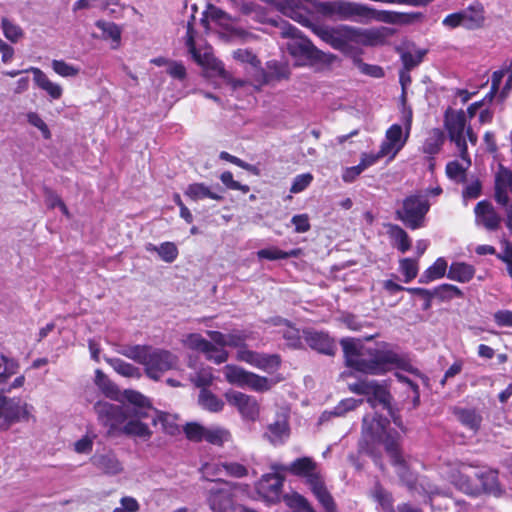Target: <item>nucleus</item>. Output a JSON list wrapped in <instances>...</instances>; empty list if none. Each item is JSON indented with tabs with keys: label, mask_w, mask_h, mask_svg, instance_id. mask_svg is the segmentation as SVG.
Listing matches in <instances>:
<instances>
[{
	"label": "nucleus",
	"mask_w": 512,
	"mask_h": 512,
	"mask_svg": "<svg viewBox=\"0 0 512 512\" xmlns=\"http://www.w3.org/2000/svg\"><path fill=\"white\" fill-rule=\"evenodd\" d=\"M204 16L207 19L219 23H224L230 20L229 16L225 11L213 5H209L207 7L206 11L204 12Z\"/></svg>",
	"instance_id": "63"
},
{
	"label": "nucleus",
	"mask_w": 512,
	"mask_h": 512,
	"mask_svg": "<svg viewBox=\"0 0 512 512\" xmlns=\"http://www.w3.org/2000/svg\"><path fill=\"white\" fill-rule=\"evenodd\" d=\"M389 420L377 413L366 415L363 418L362 433L373 443H383L385 450L391 458L392 465L401 481L410 489L416 485V477L409 470L406 461L399 449L400 434L395 430H388Z\"/></svg>",
	"instance_id": "4"
},
{
	"label": "nucleus",
	"mask_w": 512,
	"mask_h": 512,
	"mask_svg": "<svg viewBox=\"0 0 512 512\" xmlns=\"http://www.w3.org/2000/svg\"><path fill=\"white\" fill-rule=\"evenodd\" d=\"M284 500L286 504L291 508L299 509L303 512H315L309 501L298 493L285 495Z\"/></svg>",
	"instance_id": "50"
},
{
	"label": "nucleus",
	"mask_w": 512,
	"mask_h": 512,
	"mask_svg": "<svg viewBox=\"0 0 512 512\" xmlns=\"http://www.w3.org/2000/svg\"><path fill=\"white\" fill-rule=\"evenodd\" d=\"M92 463L105 474L116 475L122 471V465L113 453L95 455Z\"/></svg>",
	"instance_id": "32"
},
{
	"label": "nucleus",
	"mask_w": 512,
	"mask_h": 512,
	"mask_svg": "<svg viewBox=\"0 0 512 512\" xmlns=\"http://www.w3.org/2000/svg\"><path fill=\"white\" fill-rule=\"evenodd\" d=\"M444 126L451 142H454L459 150L461 158L466 157L467 143L464 132L466 130V115L463 110L454 111L448 109L445 112Z\"/></svg>",
	"instance_id": "14"
},
{
	"label": "nucleus",
	"mask_w": 512,
	"mask_h": 512,
	"mask_svg": "<svg viewBox=\"0 0 512 512\" xmlns=\"http://www.w3.org/2000/svg\"><path fill=\"white\" fill-rule=\"evenodd\" d=\"M312 30L323 42L350 58L362 74L374 78L384 76L382 67L367 64L361 58L363 46H375L381 41V34L378 31L349 25H315Z\"/></svg>",
	"instance_id": "1"
},
{
	"label": "nucleus",
	"mask_w": 512,
	"mask_h": 512,
	"mask_svg": "<svg viewBox=\"0 0 512 512\" xmlns=\"http://www.w3.org/2000/svg\"><path fill=\"white\" fill-rule=\"evenodd\" d=\"M231 434L230 432L222 427L214 426V427H206L204 440L210 444L216 446H222L224 443L230 441Z\"/></svg>",
	"instance_id": "43"
},
{
	"label": "nucleus",
	"mask_w": 512,
	"mask_h": 512,
	"mask_svg": "<svg viewBox=\"0 0 512 512\" xmlns=\"http://www.w3.org/2000/svg\"><path fill=\"white\" fill-rule=\"evenodd\" d=\"M149 349L150 346L134 345L123 348L119 353L144 366Z\"/></svg>",
	"instance_id": "47"
},
{
	"label": "nucleus",
	"mask_w": 512,
	"mask_h": 512,
	"mask_svg": "<svg viewBox=\"0 0 512 512\" xmlns=\"http://www.w3.org/2000/svg\"><path fill=\"white\" fill-rule=\"evenodd\" d=\"M28 415L27 405H21L13 400L0 404V429L6 430L11 424L26 418Z\"/></svg>",
	"instance_id": "22"
},
{
	"label": "nucleus",
	"mask_w": 512,
	"mask_h": 512,
	"mask_svg": "<svg viewBox=\"0 0 512 512\" xmlns=\"http://www.w3.org/2000/svg\"><path fill=\"white\" fill-rule=\"evenodd\" d=\"M429 209L430 203L426 196L412 194L403 199L401 208L396 210V218L407 228L416 230L424 226Z\"/></svg>",
	"instance_id": "7"
},
{
	"label": "nucleus",
	"mask_w": 512,
	"mask_h": 512,
	"mask_svg": "<svg viewBox=\"0 0 512 512\" xmlns=\"http://www.w3.org/2000/svg\"><path fill=\"white\" fill-rule=\"evenodd\" d=\"M279 28L281 36L289 39L286 49L294 58L303 60L320 58L322 52L307 37L302 36L296 27L286 21H281Z\"/></svg>",
	"instance_id": "9"
},
{
	"label": "nucleus",
	"mask_w": 512,
	"mask_h": 512,
	"mask_svg": "<svg viewBox=\"0 0 512 512\" xmlns=\"http://www.w3.org/2000/svg\"><path fill=\"white\" fill-rule=\"evenodd\" d=\"M250 338V333L244 330H233L227 334V346L238 348V350L248 349L246 341Z\"/></svg>",
	"instance_id": "51"
},
{
	"label": "nucleus",
	"mask_w": 512,
	"mask_h": 512,
	"mask_svg": "<svg viewBox=\"0 0 512 512\" xmlns=\"http://www.w3.org/2000/svg\"><path fill=\"white\" fill-rule=\"evenodd\" d=\"M346 366L367 375H383L394 369L406 370L408 361L386 343L369 347L359 338H344L340 342Z\"/></svg>",
	"instance_id": "2"
},
{
	"label": "nucleus",
	"mask_w": 512,
	"mask_h": 512,
	"mask_svg": "<svg viewBox=\"0 0 512 512\" xmlns=\"http://www.w3.org/2000/svg\"><path fill=\"white\" fill-rule=\"evenodd\" d=\"M462 27L467 30L481 28L485 22V10L482 4L473 3L459 11Z\"/></svg>",
	"instance_id": "25"
},
{
	"label": "nucleus",
	"mask_w": 512,
	"mask_h": 512,
	"mask_svg": "<svg viewBox=\"0 0 512 512\" xmlns=\"http://www.w3.org/2000/svg\"><path fill=\"white\" fill-rule=\"evenodd\" d=\"M96 27L102 31V38L111 40L113 49L118 48L121 40V29L113 22L98 20L95 23Z\"/></svg>",
	"instance_id": "42"
},
{
	"label": "nucleus",
	"mask_w": 512,
	"mask_h": 512,
	"mask_svg": "<svg viewBox=\"0 0 512 512\" xmlns=\"http://www.w3.org/2000/svg\"><path fill=\"white\" fill-rule=\"evenodd\" d=\"M284 478L276 473L265 474L256 485L258 495L268 503H277L281 499Z\"/></svg>",
	"instance_id": "21"
},
{
	"label": "nucleus",
	"mask_w": 512,
	"mask_h": 512,
	"mask_svg": "<svg viewBox=\"0 0 512 512\" xmlns=\"http://www.w3.org/2000/svg\"><path fill=\"white\" fill-rule=\"evenodd\" d=\"M444 141V132L439 128L432 129L423 143V153L429 156H434L438 154L444 144Z\"/></svg>",
	"instance_id": "38"
},
{
	"label": "nucleus",
	"mask_w": 512,
	"mask_h": 512,
	"mask_svg": "<svg viewBox=\"0 0 512 512\" xmlns=\"http://www.w3.org/2000/svg\"><path fill=\"white\" fill-rule=\"evenodd\" d=\"M290 435V427L285 416H278L277 419L267 425L263 437L274 446L284 444Z\"/></svg>",
	"instance_id": "24"
},
{
	"label": "nucleus",
	"mask_w": 512,
	"mask_h": 512,
	"mask_svg": "<svg viewBox=\"0 0 512 512\" xmlns=\"http://www.w3.org/2000/svg\"><path fill=\"white\" fill-rule=\"evenodd\" d=\"M407 292L422 296L424 300L423 310L431 308L433 298H438L441 301H450L454 298L463 297V292L457 286L446 283L435 287L433 290L421 287H410L407 289Z\"/></svg>",
	"instance_id": "17"
},
{
	"label": "nucleus",
	"mask_w": 512,
	"mask_h": 512,
	"mask_svg": "<svg viewBox=\"0 0 512 512\" xmlns=\"http://www.w3.org/2000/svg\"><path fill=\"white\" fill-rule=\"evenodd\" d=\"M105 361L113 368V370L119 375L126 378H136L139 379L141 377V371L139 368L134 365L125 362L120 358H109L106 357Z\"/></svg>",
	"instance_id": "40"
},
{
	"label": "nucleus",
	"mask_w": 512,
	"mask_h": 512,
	"mask_svg": "<svg viewBox=\"0 0 512 512\" xmlns=\"http://www.w3.org/2000/svg\"><path fill=\"white\" fill-rule=\"evenodd\" d=\"M244 485L224 480H217L207 490L206 501L213 512H236L235 494L243 490Z\"/></svg>",
	"instance_id": "8"
},
{
	"label": "nucleus",
	"mask_w": 512,
	"mask_h": 512,
	"mask_svg": "<svg viewBox=\"0 0 512 512\" xmlns=\"http://www.w3.org/2000/svg\"><path fill=\"white\" fill-rule=\"evenodd\" d=\"M387 234L393 241V245L402 253H405L411 248V239L407 232L397 224H387Z\"/></svg>",
	"instance_id": "36"
},
{
	"label": "nucleus",
	"mask_w": 512,
	"mask_h": 512,
	"mask_svg": "<svg viewBox=\"0 0 512 512\" xmlns=\"http://www.w3.org/2000/svg\"><path fill=\"white\" fill-rule=\"evenodd\" d=\"M298 255V250H291L289 252L280 250L277 247L265 248L257 251V257L259 259H267L270 261L287 259L290 257H296Z\"/></svg>",
	"instance_id": "46"
},
{
	"label": "nucleus",
	"mask_w": 512,
	"mask_h": 512,
	"mask_svg": "<svg viewBox=\"0 0 512 512\" xmlns=\"http://www.w3.org/2000/svg\"><path fill=\"white\" fill-rule=\"evenodd\" d=\"M475 214L477 219L488 230H496L500 226L501 217L495 211L491 203L487 201H480L475 206Z\"/></svg>",
	"instance_id": "26"
},
{
	"label": "nucleus",
	"mask_w": 512,
	"mask_h": 512,
	"mask_svg": "<svg viewBox=\"0 0 512 512\" xmlns=\"http://www.w3.org/2000/svg\"><path fill=\"white\" fill-rule=\"evenodd\" d=\"M205 429L206 427L199 423L192 422L185 425L184 432L190 441L201 442L204 440Z\"/></svg>",
	"instance_id": "57"
},
{
	"label": "nucleus",
	"mask_w": 512,
	"mask_h": 512,
	"mask_svg": "<svg viewBox=\"0 0 512 512\" xmlns=\"http://www.w3.org/2000/svg\"><path fill=\"white\" fill-rule=\"evenodd\" d=\"M178 358L170 351L150 347L144 363L146 374L157 380L160 376L177 366Z\"/></svg>",
	"instance_id": "15"
},
{
	"label": "nucleus",
	"mask_w": 512,
	"mask_h": 512,
	"mask_svg": "<svg viewBox=\"0 0 512 512\" xmlns=\"http://www.w3.org/2000/svg\"><path fill=\"white\" fill-rule=\"evenodd\" d=\"M223 372L230 384L241 388L248 387L256 392H265L272 387V382L267 377L246 371L236 365H226Z\"/></svg>",
	"instance_id": "13"
},
{
	"label": "nucleus",
	"mask_w": 512,
	"mask_h": 512,
	"mask_svg": "<svg viewBox=\"0 0 512 512\" xmlns=\"http://www.w3.org/2000/svg\"><path fill=\"white\" fill-rule=\"evenodd\" d=\"M146 250L149 252H156L166 263L174 262L179 254L178 248L173 242H163L159 246L148 243L146 245Z\"/></svg>",
	"instance_id": "41"
},
{
	"label": "nucleus",
	"mask_w": 512,
	"mask_h": 512,
	"mask_svg": "<svg viewBox=\"0 0 512 512\" xmlns=\"http://www.w3.org/2000/svg\"><path fill=\"white\" fill-rule=\"evenodd\" d=\"M221 182L230 190H239L246 194L250 191V187L245 184H241L233 179V174L230 171H225L220 175Z\"/></svg>",
	"instance_id": "61"
},
{
	"label": "nucleus",
	"mask_w": 512,
	"mask_h": 512,
	"mask_svg": "<svg viewBox=\"0 0 512 512\" xmlns=\"http://www.w3.org/2000/svg\"><path fill=\"white\" fill-rule=\"evenodd\" d=\"M494 321L501 327H512V311L499 310L494 314Z\"/></svg>",
	"instance_id": "64"
},
{
	"label": "nucleus",
	"mask_w": 512,
	"mask_h": 512,
	"mask_svg": "<svg viewBox=\"0 0 512 512\" xmlns=\"http://www.w3.org/2000/svg\"><path fill=\"white\" fill-rule=\"evenodd\" d=\"M236 358L268 373L277 371L281 365L278 354H265L249 349L238 350Z\"/></svg>",
	"instance_id": "20"
},
{
	"label": "nucleus",
	"mask_w": 512,
	"mask_h": 512,
	"mask_svg": "<svg viewBox=\"0 0 512 512\" xmlns=\"http://www.w3.org/2000/svg\"><path fill=\"white\" fill-rule=\"evenodd\" d=\"M32 72L34 75V81L36 85L44 90L52 99H59L62 96V87L49 80L47 75L39 68L31 67L26 72Z\"/></svg>",
	"instance_id": "28"
},
{
	"label": "nucleus",
	"mask_w": 512,
	"mask_h": 512,
	"mask_svg": "<svg viewBox=\"0 0 512 512\" xmlns=\"http://www.w3.org/2000/svg\"><path fill=\"white\" fill-rule=\"evenodd\" d=\"M303 335L306 344L311 349L321 354L334 355L336 350L335 342L328 334L314 330H305Z\"/></svg>",
	"instance_id": "23"
},
{
	"label": "nucleus",
	"mask_w": 512,
	"mask_h": 512,
	"mask_svg": "<svg viewBox=\"0 0 512 512\" xmlns=\"http://www.w3.org/2000/svg\"><path fill=\"white\" fill-rule=\"evenodd\" d=\"M221 468L225 470L227 475L236 478H242L248 474L247 468L237 462H224L217 466V471H220Z\"/></svg>",
	"instance_id": "56"
},
{
	"label": "nucleus",
	"mask_w": 512,
	"mask_h": 512,
	"mask_svg": "<svg viewBox=\"0 0 512 512\" xmlns=\"http://www.w3.org/2000/svg\"><path fill=\"white\" fill-rule=\"evenodd\" d=\"M475 275V268L465 262H453L448 269L447 277L460 283L469 282Z\"/></svg>",
	"instance_id": "34"
},
{
	"label": "nucleus",
	"mask_w": 512,
	"mask_h": 512,
	"mask_svg": "<svg viewBox=\"0 0 512 512\" xmlns=\"http://www.w3.org/2000/svg\"><path fill=\"white\" fill-rule=\"evenodd\" d=\"M51 66L54 72L62 77H74L79 74L78 67H75L64 60H53Z\"/></svg>",
	"instance_id": "54"
},
{
	"label": "nucleus",
	"mask_w": 512,
	"mask_h": 512,
	"mask_svg": "<svg viewBox=\"0 0 512 512\" xmlns=\"http://www.w3.org/2000/svg\"><path fill=\"white\" fill-rule=\"evenodd\" d=\"M186 46L194 61L199 65L211 68L215 75L219 76L224 82L233 85L235 88L243 85V82L240 80L234 81L231 74L226 71L223 63L216 60L211 53L204 52L201 54L200 51H198L194 41V30L190 23H188L187 26Z\"/></svg>",
	"instance_id": "12"
},
{
	"label": "nucleus",
	"mask_w": 512,
	"mask_h": 512,
	"mask_svg": "<svg viewBox=\"0 0 512 512\" xmlns=\"http://www.w3.org/2000/svg\"><path fill=\"white\" fill-rule=\"evenodd\" d=\"M282 336L286 341V345L291 349H299L302 348V338L300 335L299 329L295 328L292 325H288L283 332Z\"/></svg>",
	"instance_id": "52"
},
{
	"label": "nucleus",
	"mask_w": 512,
	"mask_h": 512,
	"mask_svg": "<svg viewBox=\"0 0 512 512\" xmlns=\"http://www.w3.org/2000/svg\"><path fill=\"white\" fill-rule=\"evenodd\" d=\"M308 488L326 512H337L334 499L325 485L324 476L312 481Z\"/></svg>",
	"instance_id": "27"
},
{
	"label": "nucleus",
	"mask_w": 512,
	"mask_h": 512,
	"mask_svg": "<svg viewBox=\"0 0 512 512\" xmlns=\"http://www.w3.org/2000/svg\"><path fill=\"white\" fill-rule=\"evenodd\" d=\"M184 195L192 201H200L207 198L216 201L223 200L222 195L202 182L189 184L184 191Z\"/></svg>",
	"instance_id": "29"
},
{
	"label": "nucleus",
	"mask_w": 512,
	"mask_h": 512,
	"mask_svg": "<svg viewBox=\"0 0 512 512\" xmlns=\"http://www.w3.org/2000/svg\"><path fill=\"white\" fill-rule=\"evenodd\" d=\"M268 75L276 80L288 79L290 75L289 66L286 63L276 60L267 62Z\"/></svg>",
	"instance_id": "48"
},
{
	"label": "nucleus",
	"mask_w": 512,
	"mask_h": 512,
	"mask_svg": "<svg viewBox=\"0 0 512 512\" xmlns=\"http://www.w3.org/2000/svg\"><path fill=\"white\" fill-rule=\"evenodd\" d=\"M274 2L283 15L304 26H311L313 20L321 17L348 20L356 16L366 15L364 6L344 0L324 2L316 0H274Z\"/></svg>",
	"instance_id": "3"
},
{
	"label": "nucleus",
	"mask_w": 512,
	"mask_h": 512,
	"mask_svg": "<svg viewBox=\"0 0 512 512\" xmlns=\"http://www.w3.org/2000/svg\"><path fill=\"white\" fill-rule=\"evenodd\" d=\"M449 466L450 481L462 492L468 495H478L481 492L496 493L499 491L498 475L494 470L486 469L474 473L475 478L480 482V486L474 485L467 475V470L473 465L457 462Z\"/></svg>",
	"instance_id": "5"
},
{
	"label": "nucleus",
	"mask_w": 512,
	"mask_h": 512,
	"mask_svg": "<svg viewBox=\"0 0 512 512\" xmlns=\"http://www.w3.org/2000/svg\"><path fill=\"white\" fill-rule=\"evenodd\" d=\"M100 423L108 428V434L113 435L121 431L124 423L131 416L146 417L145 413L138 412L129 405H115L109 402H97L94 406Z\"/></svg>",
	"instance_id": "6"
},
{
	"label": "nucleus",
	"mask_w": 512,
	"mask_h": 512,
	"mask_svg": "<svg viewBox=\"0 0 512 512\" xmlns=\"http://www.w3.org/2000/svg\"><path fill=\"white\" fill-rule=\"evenodd\" d=\"M233 58L242 63H248L256 67L260 61L257 56L249 49H237L233 52Z\"/></svg>",
	"instance_id": "62"
},
{
	"label": "nucleus",
	"mask_w": 512,
	"mask_h": 512,
	"mask_svg": "<svg viewBox=\"0 0 512 512\" xmlns=\"http://www.w3.org/2000/svg\"><path fill=\"white\" fill-rule=\"evenodd\" d=\"M27 121L30 125L36 127L40 130L44 139L51 138V132L48 128V125L44 122V120L40 117V115L36 112L27 113Z\"/></svg>",
	"instance_id": "60"
},
{
	"label": "nucleus",
	"mask_w": 512,
	"mask_h": 512,
	"mask_svg": "<svg viewBox=\"0 0 512 512\" xmlns=\"http://www.w3.org/2000/svg\"><path fill=\"white\" fill-rule=\"evenodd\" d=\"M370 495L383 512H396L394 509V499L392 494L379 482L375 483Z\"/></svg>",
	"instance_id": "37"
},
{
	"label": "nucleus",
	"mask_w": 512,
	"mask_h": 512,
	"mask_svg": "<svg viewBox=\"0 0 512 512\" xmlns=\"http://www.w3.org/2000/svg\"><path fill=\"white\" fill-rule=\"evenodd\" d=\"M399 270L404 275V282L409 283L418 274V261L412 258H403L399 262Z\"/></svg>",
	"instance_id": "49"
},
{
	"label": "nucleus",
	"mask_w": 512,
	"mask_h": 512,
	"mask_svg": "<svg viewBox=\"0 0 512 512\" xmlns=\"http://www.w3.org/2000/svg\"><path fill=\"white\" fill-rule=\"evenodd\" d=\"M143 418L144 417L136 416L129 417L121 428L120 433L131 437H138L145 441L148 440L151 437L152 432L146 424L141 422V419Z\"/></svg>",
	"instance_id": "30"
},
{
	"label": "nucleus",
	"mask_w": 512,
	"mask_h": 512,
	"mask_svg": "<svg viewBox=\"0 0 512 512\" xmlns=\"http://www.w3.org/2000/svg\"><path fill=\"white\" fill-rule=\"evenodd\" d=\"M425 54V50H419L414 54L410 52L403 53L401 59L404 69L410 71L411 69L418 66L422 62Z\"/></svg>",
	"instance_id": "59"
},
{
	"label": "nucleus",
	"mask_w": 512,
	"mask_h": 512,
	"mask_svg": "<svg viewBox=\"0 0 512 512\" xmlns=\"http://www.w3.org/2000/svg\"><path fill=\"white\" fill-rule=\"evenodd\" d=\"M1 360L4 371L0 373V384L5 383L10 376L16 374L19 370V363L16 359L1 355Z\"/></svg>",
	"instance_id": "55"
},
{
	"label": "nucleus",
	"mask_w": 512,
	"mask_h": 512,
	"mask_svg": "<svg viewBox=\"0 0 512 512\" xmlns=\"http://www.w3.org/2000/svg\"><path fill=\"white\" fill-rule=\"evenodd\" d=\"M224 396L227 402L238 410L243 419L255 421L258 418L260 407L255 397L236 390H228Z\"/></svg>",
	"instance_id": "19"
},
{
	"label": "nucleus",
	"mask_w": 512,
	"mask_h": 512,
	"mask_svg": "<svg viewBox=\"0 0 512 512\" xmlns=\"http://www.w3.org/2000/svg\"><path fill=\"white\" fill-rule=\"evenodd\" d=\"M1 27L5 37L12 42H17L23 36L21 27L7 18L2 19Z\"/></svg>",
	"instance_id": "53"
},
{
	"label": "nucleus",
	"mask_w": 512,
	"mask_h": 512,
	"mask_svg": "<svg viewBox=\"0 0 512 512\" xmlns=\"http://www.w3.org/2000/svg\"><path fill=\"white\" fill-rule=\"evenodd\" d=\"M362 403V399H355L352 397L343 399L332 410L324 411L319 418V422L323 423L328 421L331 417L344 416L347 412L356 409Z\"/></svg>",
	"instance_id": "33"
},
{
	"label": "nucleus",
	"mask_w": 512,
	"mask_h": 512,
	"mask_svg": "<svg viewBox=\"0 0 512 512\" xmlns=\"http://www.w3.org/2000/svg\"><path fill=\"white\" fill-rule=\"evenodd\" d=\"M314 177L311 173H303L297 175L291 184L290 192L293 194L304 191L313 181Z\"/></svg>",
	"instance_id": "58"
},
{
	"label": "nucleus",
	"mask_w": 512,
	"mask_h": 512,
	"mask_svg": "<svg viewBox=\"0 0 512 512\" xmlns=\"http://www.w3.org/2000/svg\"><path fill=\"white\" fill-rule=\"evenodd\" d=\"M199 404L202 408L210 412H220L224 407V402L207 389H202L200 391Z\"/></svg>",
	"instance_id": "44"
},
{
	"label": "nucleus",
	"mask_w": 512,
	"mask_h": 512,
	"mask_svg": "<svg viewBox=\"0 0 512 512\" xmlns=\"http://www.w3.org/2000/svg\"><path fill=\"white\" fill-rule=\"evenodd\" d=\"M413 113L411 109H404L402 113L403 127L400 124H392L385 133L382 141L381 154L393 159L405 146L411 131Z\"/></svg>",
	"instance_id": "11"
},
{
	"label": "nucleus",
	"mask_w": 512,
	"mask_h": 512,
	"mask_svg": "<svg viewBox=\"0 0 512 512\" xmlns=\"http://www.w3.org/2000/svg\"><path fill=\"white\" fill-rule=\"evenodd\" d=\"M447 268V260L444 257H439L421 274L418 281L421 284H428L441 279L446 275Z\"/></svg>",
	"instance_id": "35"
},
{
	"label": "nucleus",
	"mask_w": 512,
	"mask_h": 512,
	"mask_svg": "<svg viewBox=\"0 0 512 512\" xmlns=\"http://www.w3.org/2000/svg\"><path fill=\"white\" fill-rule=\"evenodd\" d=\"M454 414L463 426L474 433L480 429L483 418L478 410L474 408H455Z\"/></svg>",
	"instance_id": "31"
},
{
	"label": "nucleus",
	"mask_w": 512,
	"mask_h": 512,
	"mask_svg": "<svg viewBox=\"0 0 512 512\" xmlns=\"http://www.w3.org/2000/svg\"><path fill=\"white\" fill-rule=\"evenodd\" d=\"M348 388L354 394L364 395L372 408L382 406L384 409L390 410L392 396L386 380L363 379L349 384Z\"/></svg>",
	"instance_id": "10"
},
{
	"label": "nucleus",
	"mask_w": 512,
	"mask_h": 512,
	"mask_svg": "<svg viewBox=\"0 0 512 512\" xmlns=\"http://www.w3.org/2000/svg\"><path fill=\"white\" fill-rule=\"evenodd\" d=\"M273 468L303 478L307 486L310 485L312 481H316L323 476L318 468V464L310 457L297 458L289 465L274 466Z\"/></svg>",
	"instance_id": "18"
},
{
	"label": "nucleus",
	"mask_w": 512,
	"mask_h": 512,
	"mask_svg": "<svg viewBox=\"0 0 512 512\" xmlns=\"http://www.w3.org/2000/svg\"><path fill=\"white\" fill-rule=\"evenodd\" d=\"M183 344L191 350L202 352L207 360L215 364L226 362L229 356L225 349L216 347L198 333L188 334L183 340Z\"/></svg>",
	"instance_id": "16"
},
{
	"label": "nucleus",
	"mask_w": 512,
	"mask_h": 512,
	"mask_svg": "<svg viewBox=\"0 0 512 512\" xmlns=\"http://www.w3.org/2000/svg\"><path fill=\"white\" fill-rule=\"evenodd\" d=\"M461 159L464 161V164L458 161H451L446 165V175L453 181L463 183L466 181V171L471 165L468 149H466V157Z\"/></svg>",
	"instance_id": "39"
},
{
	"label": "nucleus",
	"mask_w": 512,
	"mask_h": 512,
	"mask_svg": "<svg viewBox=\"0 0 512 512\" xmlns=\"http://www.w3.org/2000/svg\"><path fill=\"white\" fill-rule=\"evenodd\" d=\"M123 397L131 404L129 405L130 408H135L138 412L145 413L146 417H148L145 409L149 408V401L144 395L135 390H125Z\"/></svg>",
	"instance_id": "45"
}]
</instances>
